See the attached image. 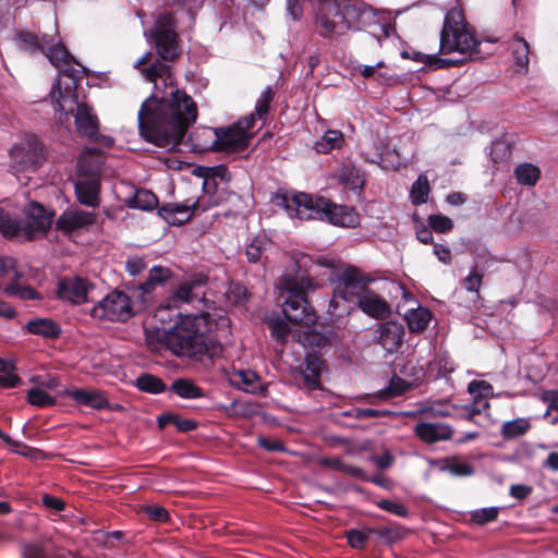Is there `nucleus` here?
I'll return each instance as SVG.
<instances>
[{"label":"nucleus","mask_w":558,"mask_h":558,"mask_svg":"<svg viewBox=\"0 0 558 558\" xmlns=\"http://www.w3.org/2000/svg\"><path fill=\"white\" fill-rule=\"evenodd\" d=\"M161 61H154L142 69L144 77L154 82L155 88L162 83V95H150L141 106L137 114L140 134L149 143L163 149H175L187 129L197 118V106L193 98L170 82L168 61L174 60L182 47L179 37H149Z\"/></svg>","instance_id":"obj_1"},{"label":"nucleus","mask_w":558,"mask_h":558,"mask_svg":"<svg viewBox=\"0 0 558 558\" xmlns=\"http://www.w3.org/2000/svg\"><path fill=\"white\" fill-rule=\"evenodd\" d=\"M20 50L31 54H44L59 70L58 78L50 90V98L60 121L74 117L78 134L89 140L97 135L99 121L94 109L81 101L77 85L89 70L80 64L61 41L60 37H14Z\"/></svg>","instance_id":"obj_2"},{"label":"nucleus","mask_w":558,"mask_h":558,"mask_svg":"<svg viewBox=\"0 0 558 558\" xmlns=\"http://www.w3.org/2000/svg\"><path fill=\"white\" fill-rule=\"evenodd\" d=\"M156 326L146 331V340L154 351L169 350L177 356L199 359L217 352L216 340L208 331L202 315L182 316L170 299L155 311Z\"/></svg>","instance_id":"obj_3"},{"label":"nucleus","mask_w":558,"mask_h":558,"mask_svg":"<svg viewBox=\"0 0 558 558\" xmlns=\"http://www.w3.org/2000/svg\"><path fill=\"white\" fill-rule=\"evenodd\" d=\"M399 12L375 9L362 0L344 3L331 0L326 14L317 16L316 25L331 35H344L345 32H366L369 35H397L396 17Z\"/></svg>","instance_id":"obj_4"},{"label":"nucleus","mask_w":558,"mask_h":558,"mask_svg":"<svg viewBox=\"0 0 558 558\" xmlns=\"http://www.w3.org/2000/svg\"><path fill=\"white\" fill-rule=\"evenodd\" d=\"M274 202L282 207L290 218L299 220L327 219L333 226L352 228L359 223V215L352 207L336 205L323 197L314 198L306 193L287 192L276 194Z\"/></svg>","instance_id":"obj_5"},{"label":"nucleus","mask_w":558,"mask_h":558,"mask_svg":"<svg viewBox=\"0 0 558 558\" xmlns=\"http://www.w3.org/2000/svg\"><path fill=\"white\" fill-rule=\"evenodd\" d=\"M498 37H439V53H423L417 50L404 49L400 52L401 58L411 59L424 63L430 69H442L456 65L464 60L480 59L492 53L490 46L497 43Z\"/></svg>","instance_id":"obj_6"},{"label":"nucleus","mask_w":558,"mask_h":558,"mask_svg":"<svg viewBox=\"0 0 558 558\" xmlns=\"http://www.w3.org/2000/svg\"><path fill=\"white\" fill-rule=\"evenodd\" d=\"M255 124L256 118L250 113L228 128H204L199 134L208 137V141L197 143L194 146L195 151L241 153L248 147L255 135Z\"/></svg>","instance_id":"obj_7"},{"label":"nucleus","mask_w":558,"mask_h":558,"mask_svg":"<svg viewBox=\"0 0 558 558\" xmlns=\"http://www.w3.org/2000/svg\"><path fill=\"white\" fill-rule=\"evenodd\" d=\"M316 284L306 277H287L279 283V300L287 319L291 323L312 326L316 320L314 308L307 301L310 292H314Z\"/></svg>","instance_id":"obj_8"},{"label":"nucleus","mask_w":558,"mask_h":558,"mask_svg":"<svg viewBox=\"0 0 558 558\" xmlns=\"http://www.w3.org/2000/svg\"><path fill=\"white\" fill-rule=\"evenodd\" d=\"M52 215L39 203L32 202L25 208V218L17 219L0 208V232L5 238L32 240L43 235L51 227Z\"/></svg>","instance_id":"obj_9"},{"label":"nucleus","mask_w":558,"mask_h":558,"mask_svg":"<svg viewBox=\"0 0 558 558\" xmlns=\"http://www.w3.org/2000/svg\"><path fill=\"white\" fill-rule=\"evenodd\" d=\"M374 279L363 274L355 267H345L336 278L333 295L328 305V312L332 316L349 314Z\"/></svg>","instance_id":"obj_10"},{"label":"nucleus","mask_w":558,"mask_h":558,"mask_svg":"<svg viewBox=\"0 0 558 558\" xmlns=\"http://www.w3.org/2000/svg\"><path fill=\"white\" fill-rule=\"evenodd\" d=\"M10 170L19 173L35 172L43 162V147L36 136H27L14 143L9 150Z\"/></svg>","instance_id":"obj_11"},{"label":"nucleus","mask_w":558,"mask_h":558,"mask_svg":"<svg viewBox=\"0 0 558 558\" xmlns=\"http://www.w3.org/2000/svg\"><path fill=\"white\" fill-rule=\"evenodd\" d=\"M136 310L130 296L120 290H112L90 310L93 318L110 322H126Z\"/></svg>","instance_id":"obj_12"},{"label":"nucleus","mask_w":558,"mask_h":558,"mask_svg":"<svg viewBox=\"0 0 558 558\" xmlns=\"http://www.w3.org/2000/svg\"><path fill=\"white\" fill-rule=\"evenodd\" d=\"M100 175L98 171L85 172L82 161L78 163V178L74 184L76 199L81 205L96 208L100 203Z\"/></svg>","instance_id":"obj_13"},{"label":"nucleus","mask_w":558,"mask_h":558,"mask_svg":"<svg viewBox=\"0 0 558 558\" xmlns=\"http://www.w3.org/2000/svg\"><path fill=\"white\" fill-rule=\"evenodd\" d=\"M95 290V284L88 279L78 276H66L59 280L57 286L58 296L72 304H83L89 301V295Z\"/></svg>","instance_id":"obj_14"},{"label":"nucleus","mask_w":558,"mask_h":558,"mask_svg":"<svg viewBox=\"0 0 558 558\" xmlns=\"http://www.w3.org/2000/svg\"><path fill=\"white\" fill-rule=\"evenodd\" d=\"M97 221V214L81 208H68L57 219L61 232L73 235L88 231Z\"/></svg>","instance_id":"obj_15"},{"label":"nucleus","mask_w":558,"mask_h":558,"mask_svg":"<svg viewBox=\"0 0 558 558\" xmlns=\"http://www.w3.org/2000/svg\"><path fill=\"white\" fill-rule=\"evenodd\" d=\"M207 277L204 275H193L189 279L182 281L170 298L174 305L182 303L201 304L205 301V286Z\"/></svg>","instance_id":"obj_16"},{"label":"nucleus","mask_w":558,"mask_h":558,"mask_svg":"<svg viewBox=\"0 0 558 558\" xmlns=\"http://www.w3.org/2000/svg\"><path fill=\"white\" fill-rule=\"evenodd\" d=\"M404 327L396 320L383 322L374 330V339L387 353L397 352L403 343Z\"/></svg>","instance_id":"obj_17"},{"label":"nucleus","mask_w":558,"mask_h":558,"mask_svg":"<svg viewBox=\"0 0 558 558\" xmlns=\"http://www.w3.org/2000/svg\"><path fill=\"white\" fill-rule=\"evenodd\" d=\"M355 307H359L364 314L375 319L385 318L390 313L387 301L369 288L362 292L355 303Z\"/></svg>","instance_id":"obj_18"},{"label":"nucleus","mask_w":558,"mask_h":558,"mask_svg":"<svg viewBox=\"0 0 558 558\" xmlns=\"http://www.w3.org/2000/svg\"><path fill=\"white\" fill-rule=\"evenodd\" d=\"M363 159L366 162L375 163L385 170H396L401 165L400 154L389 146H379L374 144V151H362Z\"/></svg>","instance_id":"obj_19"},{"label":"nucleus","mask_w":558,"mask_h":558,"mask_svg":"<svg viewBox=\"0 0 558 558\" xmlns=\"http://www.w3.org/2000/svg\"><path fill=\"white\" fill-rule=\"evenodd\" d=\"M414 433L425 444H434L448 440L453 435V429L445 423L421 422L414 426Z\"/></svg>","instance_id":"obj_20"},{"label":"nucleus","mask_w":558,"mask_h":558,"mask_svg":"<svg viewBox=\"0 0 558 558\" xmlns=\"http://www.w3.org/2000/svg\"><path fill=\"white\" fill-rule=\"evenodd\" d=\"M232 386L253 395H263L265 389L262 386L260 377L251 369H236L230 375Z\"/></svg>","instance_id":"obj_21"},{"label":"nucleus","mask_w":558,"mask_h":558,"mask_svg":"<svg viewBox=\"0 0 558 558\" xmlns=\"http://www.w3.org/2000/svg\"><path fill=\"white\" fill-rule=\"evenodd\" d=\"M197 203L167 204L162 206L158 214L169 225L180 226L186 222L196 208Z\"/></svg>","instance_id":"obj_22"},{"label":"nucleus","mask_w":558,"mask_h":558,"mask_svg":"<svg viewBox=\"0 0 558 558\" xmlns=\"http://www.w3.org/2000/svg\"><path fill=\"white\" fill-rule=\"evenodd\" d=\"M64 396L71 398L80 405L89 407L95 410L109 408L108 399L97 390L72 389L66 390Z\"/></svg>","instance_id":"obj_23"},{"label":"nucleus","mask_w":558,"mask_h":558,"mask_svg":"<svg viewBox=\"0 0 558 558\" xmlns=\"http://www.w3.org/2000/svg\"><path fill=\"white\" fill-rule=\"evenodd\" d=\"M440 35H474V31L465 21L462 11L452 9L445 15Z\"/></svg>","instance_id":"obj_24"},{"label":"nucleus","mask_w":558,"mask_h":558,"mask_svg":"<svg viewBox=\"0 0 558 558\" xmlns=\"http://www.w3.org/2000/svg\"><path fill=\"white\" fill-rule=\"evenodd\" d=\"M25 328L29 333L45 339H57L62 332V328L57 322L45 317H35L28 320Z\"/></svg>","instance_id":"obj_25"},{"label":"nucleus","mask_w":558,"mask_h":558,"mask_svg":"<svg viewBox=\"0 0 558 558\" xmlns=\"http://www.w3.org/2000/svg\"><path fill=\"white\" fill-rule=\"evenodd\" d=\"M23 558H56V547L51 539L44 538L25 543L22 547Z\"/></svg>","instance_id":"obj_26"},{"label":"nucleus","mask_w":558,"mask_h":558,"mask_svg":"<svg viewBox=\"0 0 558 558\" xmlns=\"http://www.w3.org/2000/svg\"><path fill=\"white\" fill-rule=\"evenodd\" d=\"M338 180L352 191H361L364 185V179L360 169L352 163H343L339 168Z\"/></svg>","instance_id":"obj_27"},{"label":"nucleus","mask_w":558,"mask_h":558,"mask_svg":"<svg viewBox=\"0 0 558 558\" xmlns=\"http://www.w3.org/2000/svg\"><path fill=\"white\" fill-rule=\"evenodd\" d=\"M405 320L411 332H422L427 329L432 313L428 308L418 306L407 312Z\"/></svg>","instance_id":"obj_28"},{"label":"nucleus","mask_w":558,"mask_h":558,"mask_svg":"<svg viewBox=\"0 0 558 558\" xmlns=\"http://www.w3.org/2000/svg\"><path fill=\"white\" fill-rule=\"evenodd\" d=\"M439 470L453 476H470L474 473V468L460 457H448L438 462Z\"/></svg>","instance_id":"obj_29"},{"label":"nucleus","mask_w":558,"mask_h":558,"mask_svg":"<svg viewBox=\"0 0 558 558\" xmlns=\"http://www.w3.org/2000/svg\"><path fill=\"white\" fill-rule=\"evenodd\" d=\"M344 137L339 130H327L323 136L315 142L314 149L319 154H328L333 149L341 148Z\"/></svg>","instance_id":"obj_30"},{"label":"nucleus","mask_w":558,"mask_h":558,"mask_svg":"<svg viewBox=\"0 0 558 558\" xmlns=\"http://www.w3.org/2000/svg\"><path fill=\"white\" fill-rule=\"evenodd\" d=\"M143 35H179L175 31V21L171 13L160 12L154 19V27L144 31Z\"/></svg>","instance_id":"obj_31"},{"label":"nucleus","mask_w":558,"mask_h":558,"mask_svg":"<svg viewBox=\"0 0 558 558\" xmlns=\"http://www.w3.org/2000/svg\"><path fill=\"white\" fill-rule=\"evenodd\" d=\"M126 205L130 208L149 211L157 207L158 198L153 192L140 189L126 201Z\"/></svg>","instance_id":"obj_32"},{"label":"nucleus","mask_w":558,"mask_h":558,"mask_svg":"<svg viewBox=\"0 0 558 558\" xmlns=\"http://www.w3.org/2000/svg\"><path fill=\"white\" fill-rule=\"evenodd\" d=\"M513 174L519 184L534 186L541 177V170L533 163L523 162L514 168Z\"/></svg>","instance_id":"obj_33"},{"label":"nucleus","mask_w":558,"mask_h":558,"mask_svg":"<svg viewBox=\"0 0 558 558\" xmlns=\"http://www.w3.org/2000/svg\"><path fill=\"white\" fill-rule=\"evenodd\" d=\"M531 428V423L527 417H518L512 421H507L502 424L500 434L505 439H514L525 435Z\"/></svg>","instance_id":"obj_34"},{"label":"nucleus","mask_w":558,"mask_h":558,"mask_svg":"<svg viewBox=\"0 0 558 558\" xmlns=\"http://www.w3.org/2000/svg\"><path fill=\"white\" fill-rule=\"evenodd\" d=\"M510 48L518 71H526L529 64L530 47L524 37H513Z\"/></svg>","instance_id":"obj_35"},{"label":"nucleus","mask_w":558,"mask_h":558,"mask_svg":"<svg viewBox=\"0 0 558 558\" xmlns=\"http://www.w3.org/2000/svg\"><path fill=\"white\" fill-rule=\"evenodd\" d=\"M372 533L373 535H377L381 538L386 544L391 545L404 537L405 530L399 524H392L388 526L372 527Z\"/></svg>","instance_id":"obj_36"},{"label":"nucleus","mask_w":558,"mask_h":558,"mask_svg":"<svg viewBox=\"0 0 558 558\" xmlns=\"http://www.w3.org/2000/svg\"><path fill=\"white\" fill-rule=\"evenodd\" d=\"M170 389L183 399H198L203 397L201 388L187 379H177Z\"/></svg>","instance_id":"obj_37"},{"label":"nucleus","mask_w":558,"mask_h":558,"mask_svg":"<svg viewBox=\"0 0 558 558\" xmlns=\"http://www.w3.org/2000/svg\"><path fill=\"white\" fill-rule=\"evenodd\" d=\"M429 183L425 174H420L411 186V201L414 205H422L427 202Z\"/></svg>","instance_id":"obj_38"},{"label":"nucleus","mask_w":558,"mask_h":558,"mask_svg":"<svg viewBox=\"0 0 558 558\" xmlns=\"http://www.w3.org/2000/svg\"><path fill=\"white\" fill-rule=\"evenodd\" d=\"M302 374L304 386L308 390H315L319 388V363L316 359H306V367Z\"/></svg>","instance_id":"obj_39"},{"label":"nucleus","mask_w":558,"mask_h":558,"mask_svg":"<svg viewBox=\"0 0 558 558\" xmlns=\"http://www.w3.org/2000/svg\"><path fill=\"white\" fill-rule=\"evenodd\" d=\"M136 387L148 393H160L165 391V383L157 376L145 374L136 378Z\"/></svg>","instance_id":"obj_40"},{"label":"nucleus","mask_w":558,"mask_h":558,"mask_svg":"<svg viewBox=\"0 0 558 558\" xmlns=\"http://www.w3.org/2000/svg\"><path fill=\"white\" fill-rule=\"evenodd\" d=\"M169 275V270L161 267H153L146 280L140 286L143 293L151 292L156 286L160 284Z\"/></svg>","instance_id":"obj_41"},{"label":"nucleus","mask_w":558,"mask_h":558,"mask_svg":"<svg viewBox=\"0 0 558 558\" xmlns=\"http://www.w3.org/2000/svg\"><path fill=\"white\" fill-rule=\"evenodd\" d=\"M27 401L32 405H35L38 408H46V407L53 405L56 403L54 397L47 393L44 389L37 388V387L31 388L27 391Z\"/></svg>","instance_id":"obj_42"},{"label":"nucleus","mask_w":558,"mask_h":558,"mask_svg":"<svg viewBox=\"0 0 558 558\" xmlns=\"http://www.w3.org/2000/svg\"><path fill=\"white\" fill-rule=\"evenodd\" d=\"M274 94H275V92H274L272 87L267 86L262 92L259 97L257 98L256 105H255V113H253V114L257 116L258 119L263 120L267 117V114L269 112L270 104L274 99Z\"/></svg>","instance_id":"obj_43"},{"label":"nucleus","mask_w":558,"mask_h":558,"mask_svg":"<svg viewBox=\"0 0 558 558\" xmlns=\"http://www.w3.org/2000/svg\"><path fill=\"white\" fill-rule=\"evenodd\" d=\"M371 535H373L372 527H365L362 530L352 529L347 532L348 543L355 549L364 548Z\"/></svg>","instance_id":"obj_44"},{"label":"nucleus","mask_w":558,"mask_h":558,"mask_svg":"<svg viewBox=\"0 0 558 558\" xmlns=\"http://www.w3.org/2000/svg\"><path fill=\"white\" fill-rule=\"evenodd\" d=\"M410 388V385L400 377H392L389 386L386 389L379 390L377 396L379 398H392L404 393Z\"/></svg>","instance_id":"obj_45"},{"label":"nucleus","mask_w":558,"mask_h":558,"mask_svg":"<svg viewBox=\"0 0 558 558\" xmlns=\"http://www.w3.org/2000/svg\"><path fill=\"white\" fill-rule=\"evenodd\" d=\"M499 509L497 507H488L476 509L471 512L472 522L483 525L497 519Z\"/></svg>","instance_id":"obj_46"},{"label":"nucleus","mask_w":558,"mask_h":558,"mask_svg":"<svg viewBox=\"0 0 558 558\" xmlns=\"http://www.w3.org/2000/svg\"><path fill=\"white\" fill-rule=\"evenodd\" d=\"M267 242L263 239H254L246 247V257L251 263H257L262 259Z\"/></svg>","instance_id":"obj_47"},{"label":"nucleus","mask_w":558,"mask_h":558,"mask_svg":"<svg viewBox=\"0 0 558 558\" xmlns=\"http://www.w3.org/2000/svg\"><path fill=\"white\" fill-rule=\"evenodd\" d=\"M377 507L381 510H385L391 514H395L400 518H407L409 515V510L405 506L400 502L391 501L388 499H381L376 502Z\"/></svg>","instance_id":"obj_48"},{"label":"nucleus","mask_w":558,"mask_h":558,"mask_svg":"<svg viewBox=\"0 0 558 558\" xmlns=\"http://www.w3.org/2000/svg\"><path fill=\"white\" fill-rule=\"evenodd\" d=\"M428 223L436 232H448L453 228L452 220L444 215H430L428 217Z\"/></svg>","instance_id":"obj_49"},{"label":"nucleus","mask_w":558,"mask_h":558,"mask_svg":"<svg viewBox=\"0 0 558 558\" xmlns=\"http://www.w3.org/2000/svg\"><path fill=\"white\" fill-rule=\"evenodd\" d=\"M468 391L473 397H485L493 395V386L485 380H473L468 386Z\"/></svg>","instance_id":"obj_50"},{"label":"nucleus","mask_w":558,"mask_h":558,"mask_svg":"<svg viewBox=\"0 0 558 558\" xmlns=\"http://www.w3.org/2000/svg\"><path fill=\"white\" fill-rule=\"evenodd\" d=\"M456 407L447 401H438L425 409L432 416L446 417L452 415Z\"/></svg>","instance_id":"obj_51"},{"label":"nucleus","mask_w":558,"mask_h":558,"mask_svg":"<svg viewBox=\"0 0 558 558\" xmlns=\"http://www.w3.org/2000/svg\"><path fill=\"white\" fill-rule=\"evenodd\" d=\"M489 408V402L487 398L485 397H473V402L465 405L464 410L468 414L469 418H472L473 416L481 414L485 410Z\"/></svg>","instance_id":"obj_52"},{"label":"nucleus","mask_w":558,"mask_h":558,"mask_svg":"<svg viewBox=\"0 0 558 558\" xmlns=\"http://www.w3.org/2000/svg\"><path fill=\"white\" fill-rule=\"evenodd\" d=\"M389 414H390V411L377 410V409H372V408H363V409L355 408V409H352L350 412V415L357 420L383 417V416H386Z\"/></svg>","instance_id":"obj_53"},{"label":"nucleus","mask_w":558,"mask_h":558,"mask_svg":"<svg viewBox=\"0 0 558 558\" xmlns=\"http://www.w3.org/2000/svg\"><path fill=\"white\" fill-rule=\"evenodd\" d=\"M483 275L477 271L476 267L473 268L469 275L463 279V287L470 292H478L482 284Z\"/></svg>","instance_id":"obj_54"},{"label":"nucleus","mask_w":558,"mask_h":558,"mask_svg":"<svg viewBox=\"0 0 558 558\" xmlns=\"http://www.w3.org/2000/svg\"><path fill=\"white\" fill-rule=\"evenodd\" d=\"M510 147L500 140L494 141L490 147L492 159L498 162L510 155Z\"/></svg>","instance_id":"obj_55"},{"label":"nucleus","mask_w":558,"mask_h":558,"mask_svg":"<svg viewBox=\"0 0 558 558\" xmlns=\"http://www.w3.org/2000/svg\"><path fill=\"white\" fill-rule=\"evenodd\" d=\"M369 461L373 462L378 470H386L392 466L395 457L388 450H385L381 454L372 456Z\"/></svg>","instance_id":"obj_56"},{"label":"nucleus","mask_w":558,"mask_h":558,"mask_svg":"<svg viewBox=\"0 0 558 558\" xmlns=\"http://www.w3.org/2000/svg\"><path fill=\"white\" fill-rule=\"evenodd\" d=\"M145 513L150 520L165 522L169 519V512L166 508L159 506H148L145 508Z\"/></svg>","instance_id":"obj_57"},{"label":"nucleus","mask_w":558,"mask_h":558,"mask_svg":"<svg viewBox=\"0 0 558 558\" xmlns=\"http://www.w3.org/2000/svg\"><path fill=\"white\" fill-rule=\"evenodd\" d=\"M41 501L47 509L53 512H60L65 507V504L61 498L48 494L43 496Z\"/></svg>","instance_id":"obj_58"},{"label":"nucleus","mask_w":558,"mask_h":558,"mask_svg":"<svg viewBox=\"0 0 558 558\" xmlns=\"http://www.w3.org/2000/svg\"><path fill=\"white\" fill-rule=\"evenodd\" d=\"M289 335V328L286 323L283 322H276L271 326V336L278 341V342H286L287 337Z\"/></svg>","instance_id":"obj_59"},{"label":"nucleus","mask_w":558,"mask_h":558,"mask_svg":"<svg viewBox=\"0 0 558 558\" xmlns=\"http://www.w3.org/2000/svg\"><path fill=\"white\" fill-rule=\"evenodd\" d=\"M125 268L131 276L135 277L144 270L145 263L142 258L134 256L126 260Z\"/></svg>","instance_id":"obj_60"},{"label":"nucleus","mask_w":558,"mask_h":558,"mask_svg":"<svg viewBox=\"0 0 558 558\" xmlns=\"http://www.w3.org/2000/svg\"><path fill=\"white\" fill-rule=\"evenodd\" d=\"M11 450L20 456L36 460L41 456V451L32 447H28L21 442L19 447H12Z\"/></svg>","instance_id":"obj_61"},{"label":"nucleus","mask_w":558,"mask_h":558,"mask_svg":"<svg viewBox=\"0 0 558 558\" xmlns=\"http://www.w3.org/2000/svg\"><path fill=\"white\" fill-rule=\"evenodd\" d=\"M258 445L267 451L270 452H281L284 451V446L281 441L276 439H268L260 437L258 438Z\"/></svg>","instance_id":"obj_62"},{"label":"nucleus","mask_w":558,"mask_h":558,"mask_svg":"<svg viewBox=\"0 0 558 558\" xmlns=\"http://www.w3.org/2000/svg\"><path fill=\"white\" fill-rule=\"evenodd\" d=\"M15 274V260L11 257L0 256V277Z\"/></svg>","instance_id":"obj_63"},{"label":"nucleus","mask_w":558,"mask_h":558,"mask_svg":"<svg viewBox=\"0 0 558 558\" xmlns=\"http://www.w3.org/2000/svg\"><path fill=\"white\" fill-rule=\"evenodd\" d=\"M14 294L21 300H36L39 298L38 292L28 286L16 287Z\"/></svg>","instance_id":"obj_64"}]
</instances>
